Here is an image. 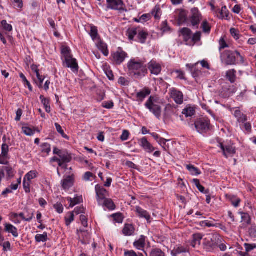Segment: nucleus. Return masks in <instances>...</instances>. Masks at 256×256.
<instances>
[{"instance_id":"10","label":"nucleus","mask_w":256,"mask_h":256,"mask_svg":"<svg viewBox=\"0 0 256 256\" xmlns=\"http://www.w3.org/2000/svg\"><path fill=\"white\" fill-rule=\"evenodd\" d=\"M148 68L152 74L158 75L162 71L160 64L154 60H151L148 64Z\"/></svg>"},{"instance_id":"31","label":"nucleus","mask_w":256,"mask_h":256,"mask_svg":"<svg viewBox=\"0 0 256 256\" xmlns=\"http://www.w3.org/2000/svg\"><path fill=\"white\" fill-rule=\"evenodd\" d=\"M35 240L38 242H46L48 240L47 232H44L43 234H36L35 236Z\"/></svg>"},{"instance_id":"28","label":"nucleus","mask_w":256,"mask_h":256,"mask_svg":"<svg viewBox=\"0 0 256 256\" xmlns=\"http://www.w3.org/2000/svg\"><path fill=\"white\" fill-rule=\"evenodd\" d=\"M59 158L60 160L62 162L68 163L70 162L72 157L70 154L66 152L63 150L60 154Z\"/></svg>"},{"instance_id":"57","label":"nucleus","mask_w":256,"mask_h":256,"mask_svg":"<svg viewBox=\"0 0 256 256\" xmlns=\"http://www.w3.org/2000/svg\"><path fill=\"white\" fill-rule=\"evenodd\" d=\"M201 32H197L192 36V40L194 43L200 40L201 38Z\"/></svg>"},{"instance_id":"20","label":"nucleus","mask_w":256,"mask_h":256,"mask_svg":"<svg viewBox=\"0 0 256 256\" xmlns=\"http://www.w3.org/2000/svg\"><path fill=\"white\" fill-rule=\"evenodd\" d=\"M234 115L236 118L238 122H239L244 123L247 120L246 116L242 114L239 110H234Z\"/></svg>"},{"instance_id":"39","label":"nucleus","mask_w":256,"mask_h":256,"mask_svg":"<svg viewBox=\"0 0 256 256\" xmlns=\"http://www.w3.org/2000/svg\"><path fill=\"white\" fill-rule=\"evenodd\" d=\"M187 169L194 175H198L200 174V170L194 166L188 164L186 166Z\"/></svg>"},{"instance_id":"36","label":"nucleus","mask_w":256,"mask_h":256,"mask_svg":"<svg viewBox=\"0 0 256 256\" xmlns=\"http://www.w3.org/2000/svg\"><path fill=\"white\" fill-rule=\"evenodd\" d=\"M38 173L36 170H31L24 176V179L31 182V180L38 176Z\"/></svg>"},{"instance_id":"42","label":"nucleus","mask_w":256,"mask_h":256,"mask_svg":"<svg viewBox=\"0 0 256 256\" xmlns=\"http://www.w3.org/2000/svg\"><path fill=\"white\" fill-rule=\"evenodd\" d=\"M170 140H166L164 138H160V140L158 141V144L161 146H162V148H164V150L166 151H167L168 149V144H166V142H169Z\"/></svg>"},{"instance_id":"34","label":"nucleus","mask_w":256,"mask_h":256,"mask_svg":"<svg viewBox=\"0 0 256 256\" xmlns=\"http://www.w3.org/2000/svg\"><path fill=\"white\" fill-rule=\"evenodd\" d=\"M62 54L64 60L72 57L70 54V50L67 46H64L62 48Z\"/></svg>"},{"instance_id":"32","label":"nucleus","mask_w":256,"mask_h":256,"mask_svg":"<svg viewBox=\"0 0 256 256\" xmlns=\"http://www.w3.org/2000/svg\"><path fill=\"white\" fill-rule=\"evenodd\" d=\"M236 71L234 70H230L226 72V78L230 80L232 83L234 82L236 80Z\"/></svg>"},{"instance_id":"11","label":"nucleus","mask_w":256,"mask_h":256,"mask_svg":"<svg viewBox=\"0 0 256 256\" xmlns=\"http://www.w3.org/2000/svg\"><path fill=\"white\" fill-rule=\"evenodd\" d=\"M64 64L66 67L70 68L74 72H77L78 70V66L75 58L70 57L64 60Z\"/></svg>"},{"instance_id":"14","label":"nucleus","mask_w":256,"mask_h":256,"mask_svg":"<svg viewBox=\"0 0 256 256\" xmlns=\"http://www.w3.org/2000/svg\"><path fill=\"white\" fill-rule=\"evenodd\" d=\"M74 183V178L72 176H69L64 178L62 182V186L64 190H68Z\"/></svg>"},{"instance_id":"2","label":"nucleus","mask_w":256,"mask_h":256,"mask_svg":"<svg viewBox=\"0 0 256 256\" xmlns=\"http://www.w3.org/2000/svg\"><path fill=\"white\" fill-rule=\"evenodd\" d=\"M162 101L156 96H150L145 103V106L158 118L161 116Z\"/></svg>"},{"instance_id":"9","label":"nucleus","mask_w":256,"mask_h":256,"mask_svg":"<svg viewBox=\"0 0 256 256\" xmlns=\"http://www.w3.org/2000/svg\"><path fill=\"white\" fill-rule=\"evenodd\" d=\"M219 146L222 150L224 156L226 158L232 156L236 152L235 148L232 145H224L222 143H220Z\"/></svg>"},{"instance_id":"38","label":"nucleus","mask_w":256,"mask_h":256,"mask_svg":"<svg viewBox=\"0 0 256 256\" xmlns=\"http://www.w3.org/2000/svg\"><path fill=\"white\" fill-rule=\"evenodd\" d=\"M41 152L48 154L51 151L50 145L48 143H43L40 146Z\"/></svg>"},{"instance_id":"46","label":"nucleus","mask_w":256,"mask_h":256,"mask_svg":"<svg viewBox=\"0 0 256 256\" xmlns=\"http://www.w3.org/2000/svg\"><path fill=\"white\" fill-rule=\"evenodd\" d=\"M22 132L26 136H32L34 134V132L30 128L24 126L22 128Z\"/></svg>"},{"instance_id":"13","label":"nucleus","mask_w":256,"mask_h":256,"mask_svg":"<svg viewBox=\"0 0 256 256\" xmlns=\"http://www.w3.org/2000/svg\"><path fill=\"white\" fill-rule=\"evenodd\" d=\"M139 144L148 152L151 153L155 150L145 137L139 140Z\"/></svg>"},{"instance_id":"5","label":"nucleus","mask_w":256,"mask_h":256,"mask_svg":"<svg viewBox=\"0 0 256 256\" xmlns=\"http://www.w3.org/2000/svg\"><path fill=\"white\" fill-rule=\"evenodd\" d=\"M106 8L120 12L126 11V6L122 0H106Z\"/></svg>"},{"instance_id":"56","label":"nucleus","mask_w":256,"mask_h":256,"mask_svg":"<svg viewBox=\"0 0 256 256\" xmlns=\"http://www.w3.org/2000/svg\"><path fill=\"white\" fill-rule=\"evenodd\" d=\"M230 32L232 37L235 39L238 40L239 38V32L236 29L234 28H231L230 30Z\"/></svg>"},{"instance_id":"24","label":"nucleus","mask_w":256,"mask_h":256,"mask_svg":"<svg viewBox=\"0 0 256 256\" xmlns=\"http://www.w3.org/2000/svg\"><path fill=\"white\" fill-rule=\"evenodd\" d=\"M139 28V27H132L127 30L126 34L130 40H132L134 37L138 34Z\"/></svg>"},{"instance_id":"50","label":"nucleus","mask_w":256,"mask_h":256,"mask_svg":"<svg viewBox=\"0 0 256 256\" xmlns=\"http://www.w3.org/2000/svg\"><path fill=\"white\" fill-rule=\"evenodd\" d=\"M186 12L185 10H181L179 12L178 18L180 22H184L186 20Z\"/></svg>"},{"instance_id":"58","label":"nucleus","mask_w":256,"mask_h":256,"mask_svg":"<svg viewBox=\"0 0 256 256\" xmlns=\"http://www.w3.org/2000/svg\"><path fill=\"white\" fill-rule=\"evenodd\" d=\"M161 30L164 32H168L170 30V28L168 26L166 21H164L162 22Z\"/></svg>"},{"instance_id":"22","label":"nucleus","mask_w":256,"mask_h":256,"mask_svg":"<svg viewBox=\"0 0 256 256\" xmlns=\"http://www.w3.org/2000/svg\"><path fill=\"white\" fill-rule=\"evenodd\" d=\"M202 238V236L200 234H193L192 240L191 242L192 246L194 248L200 246Z\"/></svg>"},{"instance_id":"63","label":"nucleus","mask_w":256,"mask_h":256,"mask_svg":"<svg viewBox=\"0 0 256 256\" xmlns=\"http://www.w3.org/2000/svg\"><path fill=\"white\" fill-rule=\"evenodd\" d=\"M8 156L3 155L1 154L0 155V164H8Z\"/></svg>"},{"instance_id":"1","label":"nucleus","mask_w":256,"mask_h":256,"mask_svg":"<svg viewBox=\"0 0 256 256\" xmlns=\"http://www.w3.org/2000/svg\"><path fill=\"white\" fill-rule=\"evenodd\" d=\"M129 74L134 78L141 79L148 72L146 61L144 59L132 58L127 64Z\"/></svg>"},{"instance_id":"45","label":"nucleus","mask_w":256,"mask_h":256,"mask_svg":"<svg viewBox=\"0 0 256 256\" xmlns=\"http://www.w3.org/2000/svg\"><path fill=\"white\" fill-rule=\"evenodd\" d=\"M90 35L94 40H95L97 38L98 36V30L96 26H91Z\"/></svg>"},{"instance_id":"43","label":"nucleus","mask_w":256,"mask_h":256,"mask_svg":"<svg viewBox=\"0 0 256 256\" xmlns=\"http://www.w3.org/2000/svg\"><path fill=\"white\" fill-rule=\"evenodd\" d=\"M31 182L24 179L23 182V186L26 193H30V186Z\"/></svg>"},{"instance_id":"62","label":"nucleus","mask_w":256,"mask_h":256,"mask_svg":"<svg viewBox=\"0 0 256 256\" xmlns=\"http://www.w3.org/2000/svg\"><path fill=\"white\" fill-rule=\"evenodd\" d=\"M54 208L56 210L59 214H61L63 212L64 208L62 204L60 203H56L54 205Z\"/></svg>"},{"instance_id":"33","label":"nucleus","mask_w":256,"mask_h":256,"mask_svg":"<svg viewBox=\"0 0 256 256\" xmlns=\"http://www.w3.org/2000/svg\"><path fill=\"white\" fill-rule=\"evenodd\" d=\"M201 28L204 32L209 34L210 32L211 26L208 21L205 20L202 21L201 25Z\"/></svg>"},{"instance_id":"47","label":"nucleus","mask_w":256,"mask_h":256,"mask_svg":"<svg viewBox=\"0 0 256 256\" xmlns=\"http://www.w3.org/2000/svg\"><path fill=\"white\" fill-rule=\"evenodd\" d=\"M240 214L242 216V221L247 224H250V218L249 214L244 212H240Z\"/></svg>"},{"instance_id":"48","label":"nucleus","mask_w":256,"mask_h":256,"mask_svg":"<svg viewBox=\"0 0 256 256\" xmlns=\"http://www.w3.org/2000/svg\"><path fill=\"white\" fill-rule=\"evenodd\" d=\"M150 256H164V254L160 250L156 248L152 250Z\"/></svg>"},{"instance_id":"61","label":"nucleus","mask_w":256,"mask_h":256,"mask_svg":"<svg viewBox=\"0 0 256 256\" xmlns=\"http://www.w3.org/2000/svg\"><path fill=\"white\" fill-rule=\"evenodd\" d=\"M25 221L30 222L33 218L34 213L32 212L27 210L26 214H25Z\"/></svg>"},{"instance_id":"35","label":"nucleus","mask_w":256,"mask_h":256,"mask_svg":"<svg viewBox=\"0 0 256 256\" xmlns=\"http://www.w3.org/2000/svg\"><path fill=\"white\" fill-rule=\"evenodd\" d=\"M40 100H41L42 104H44V106L45 108L46 111L48 113L50 112V102H49L48 100L45 98L43 96H40Z\"/></svg>"},{"instance_id":"29","label":"nucleus","mask_w":256,"mask_h":256,"mask_svg":"<svg viewBox=\"0 0 256 256\" xmlns=\"http://www.w3.org/2000/svg\"><path fill=\"white\" fill-rule=\"evenodd\" d=\"M100 205L105 206L110 210H113L115 208L114 204L112 201V200L110 199H105L104 200L102 201V204Z\"/></svg>"},{"instance_id":"15","label":"nucleus","mask_w":256,"mask_h":256,"mask_svg":"<svg viewBox=\"0 0 256 256\" xmlns=\"http://www.w3.org/2000/svg\"><path fill=\"white\" fill-rule=\"evenodd\" d=\"M136 212L138 216L140 218H145L148 222H150V215L146 210L142 209L138 206H137L136 207Z\"/></svg>"},{"instance_id":"49","label":"nucleus","mask_w":256,"mask_h":256,"mask_svg":"<svg viewBox=\"0 0 256 256\" xmlns=\"http://www.w3.org/2000/svg\"><path fill=\"white\" fill-rule=\"evenodd\" d=\"M124 256H143L142 254H137L132 250H124Z\"/></svg>"},{"instance_id":"60","label":"nucleus","mask_w":256,"mask_h":256,"mask_svg":"<svg viewBox=\"0 0 256 256\" xmlns=\"http://www.w3.org/2000/svg\"><path fill=\"white\" fill-rule=\"evenodd\" d=\"M250 236L252 238L256 237V226H252L248 230Z\"/></svg>"},{"instance_id":"16","label":"nucleus","mask_w":256,"mask_h":256,"mask_svg":"<svg viewBox=\"0 0 256 256\" xmlns=\"http://www.w3.org/2000/svg\"><path fill=\"white\" fill-rule=\"evenodd\" d=\"M150 94V90L148 88H144L136 94V100L142 102L144 99Z\"/></svg>"},{"instance_id":"7","label":"nucleus","mask_w":256,"mask_h":256,"mask_svg":"<svg viewBox=\"0 0 256 256\" xmlns=\"http://www.w3.org/2000/svg\"><path fill=\"white\" fill-rule=\"evenodd\" d=\"M112 60L116 64H120L128 57V54L121 48L114 52L112 54Z\"/></svg>"},{"instance_id":"37","label":"nucleus","mask_w":256,"mask_h":256,"mask_svg":"<svg viewBox=\"0 0 256 256\" xmlns=\"http://www.w3.org/2000/svg\"><path fill=\"white\" fill-rule=\"evenodd\" d=\"M195 113V110L194 108L188 107L185 108L182 112V114L186 117L192 116Z\"/></svg>"},{"instance_id":"21","label":"nucleus","mask_w":256,"mask_h":256,"mask_svg":"<svg viewBox=\"0 0 256 256\" xmlns=\"http://www.w3.org/2000/svg\"><path fill=\"white\" fill-rule=\"evenodd\" d=\"M5 226V230L8 232L11 233L12 236L16 238L18 236V232L17 228L14 226L13 225L10 224H4Z\"/></svg>"},{"instance_id":"41","label":"nucleus","mask_w":256,"mask_h":256,"mask_svg":"<svg viewBox=\"0 0 256 256\" xmlns=\"http://www.w3.org/2000/svg\"><path fill=\"white\" fill-rule=\"evenodd\" d=\"M198 64V63L196 64H186V66L189 68L190 71L192 74V76L194 78L197 77L198 76L199 74H200V72L197 70L196 72H194V66H196Z\"/></svg>"},{"instance_id":"55","label":"nucleus","mask_w":256,"mask_h":256,"mask_svg":"<svg viewBox=\"0 0 256 256\" xmlns=\"http://www.w3.org/2000/svg\"><path fill=\"white\" fill-rule=\"evenodd\" d=\"M180 32L182 33L183 36H188L192 35V32L188 28H184L180 30Z\"/></svg>"},{"instance_id":"30","label":"nucleus","mask_w":256,"mask_h":256,"mask_svg":"<svg viewBox=\"0 0 256 256\" xmlns=\"http://www.w3.org/2000/svg\"><path fill=\"white\" fill-rule=\"evenodd\" d=\"M227 198L234 207L237 208L239 206L240 203L241 202L240 198L231 195L228 196Z\"/></svg>"},{"instance_id":"8","label":"nucleus","mask_w":256,"mask_h":256,"mask_svg":"<svg viewBox=\"0 0 256 256\" xmlns=\"http://www.w3.org/2000/svg\"><path fill=\"white\" fill-rule=\"evenodd\" d=\"M96 194V200L98 204H102V201L106 199L108 196V192L103 187L96 185L95 188Z\"/></svg>"},{"instance_id":"51","label":"nucleus","mask_w":256,"mask_h":256,"mask_svg":"<svg viewBox=\"0 0 256 256\" xmlns=\"http://www.w3.org/2000/svg\"><path fill=\"white\" fill-rule=\"evenodd\" d=\"M219 50L221 51L222 49L228 47V45L224 40V38H221L219 40Z\"/></svg>"},{"instance_id":"23","label":"nucleus","mask_w":256,"mask_h":256,"mask_svg":"<svg viewBox=\"0 0 256 256\" xmlns=\"http://www.w3.org/2000/svg\"><path fill=\"white\" fill-rule=\"evenodd\" d=\"M220 13V14L218 15V17L220 19H226V20L230 19V12L226 6H224L222 8Z\"/></svg>"},{"instance_id":"4","label":"nucleus","mask_w":256,"mask_h":256,"mask_svg":"<svg viewBox=\"0 0 256 256\" xmlns=\"http://www.w3.org/2000/svg\"><path fill=\"white\" fill-rule=\"evenodd\" d=\"M190 25L198 28L200 22L202 20V16L198 8H192L190 10V14L188 18Z\"/></svg>"},{"instance_id":"17","label":"nucleus","mask_w":256,"mask_h":256,"mask_svg":"<svg viewBox=\"0 0 256 256\" xmlns=\"http://www.w3.org/2000/svg\"><path fill=\"white\" fill-rule=\"evenodd\" d=\"M150 14H151V16H154L155 20H160L162 14V6L160 5H156Z\"/></svg>"},{"instance_id":"25","label":"nucleus","mask_w":256,"mask_h":256,"mask_svg":"<svg viewBox=\"0 0 256 256\" xmlns=\"http://www.w3.org/2000/svg\"><path fill=\"white\" fill-rule=\"evenodd\" d=\"M68 201L70 203V207L72 208L77 204H80L82 201V196H76L74 198H68Z\"/></svg>"},{"instance_id":"6","label":"nucleus","mask_w":256,"mask_h":256,"mask_svg":"<svg viewBox=\"0 0 256 256\" xmlns=\"http://www.w3.org/2000/svg\"><path fill=\"white\" fill-rule=\"evenodd\" d=\"M197 131L200 133L206 132L210 129V121L205 118H200L194 124Z\"/></svg>"},{"instance_id":"52","label":"nucleus","mask_w":256,"mask_h":256,"mask_svg":"<svg viewBox=\"0 0 256 256\" xmlns=\"http://www.w3.org/2000/svg\"><path fill=\"white\" fill-rule=\"evenodd\" d=\"M55 126L58 132L60 133L63 138H68V136L64 134L62 126L56 123Z\"/></svg>"},{"instance_id":"40","label":"nucleus","mask_w":256,"mask_h":256,"mask_svg":"<svg viewBox=\"0 0 256 256\" xmlns=\"http://www.w3.org/2000/svg\"><path fill=\"white\" fill-rule=\"evenodd\" d=\"M74 220V214L72 212H68L65 217L66 224L68 226Z\"/></svg>"},{"instance_id":"44","label":"nucleus","mask_w":256,"mask_h":256,"mask_svg":"<svg viewBox=\"0 0 256 256\" xmlns=\"http://www.w3.org/2000/svg\"><path fill=\"white\" fill-rule=\"evenodd\" d=\"M1 24L3 28L7 32H11L12 30V26L8 24L6 20H2L1 22Z\"/></svg>"},{"instance_id":"18","label":"nucleus","mask_w":256,"mask_h":256,"mask_svg":"<svg viewBox=\"0 0 256 256\" xmlns=\"http://www.w3.org/2000/svg\"><path fill=\"white\" fill-rule=\"evenodd\" d=\"M146 237L141 236L140 238L134 243V246L139 250H142L146 245Z\"/></svg>"},{"instance_id":"64","label":"nucleus","mask_w":256,"mask_h":256,"mask_svg":"<svg viewBox=\"0 0 256 256\" xmlns=\"http://www.w3.org/2000/svg\"><path fill=\"white\" fill-rule=\"evenodd\" d=\"M102 106L104 108L110 109L113 108L114 103L112 101L104 102L102 103Z\"/></svg>"},{"instance_id":"12","label":"nucleus","mask_w":256,"mask_h":256,"mask_svg":"<svg viewBox=\"0 0 256 256\" xmlns=\"http://www.w3.org/2000/svg\"><path fill=\"white\" fill-rule=\"evenodd\" d=\"M172 98L178 104H182L183 102L184 96L182 92L174 88L170 90Z\"/></svg>"},{"instance_id":"53","label":"nucleus","mask_w":256,"mask_h":256,"mask_svg":"<svg viewBox=\"0 0 256 256\" xmlns=\"http://www.w3.org/2000/svg\"><path fill=\"white\" fill-rule=\"evenodd\" d=\"M114 220L118 223L120 224L123 222V218L120 214H116L112 215Z\"/></svg>"},{"instance_id":"27","label":"nucleus","mask_w":256,"mask_h":256,"mask_svg":"<svg viewBox=\"0 0 256 256\" xmlns=\"http://www.w3.org/2000/svg\"><path fill=\"white\" fill-rule=\"evenodd\" d=\"M138 34L140 42L142 44L144 43L148 35L146 32L140 28Z\"/></svg>"},{"instance_id":"54","label":"nucleus","mask_w":256,"mask_h":256,"mask_svg":"<svg viewBox=\"0 0 256 256\" xmlns=\"http://www.w3.org/2000/svg\"><path fill=\"white\" fill-rule=\"evenodd\" d=\"M151 18L150 14H144L140 17L139 20L141 21V22H144L149 20Z\"/></svg>"},{"instance_id":"26","label":"nucleus","mask_w":256,"mask_h":256,"mask_svg":"<svg viewBox=\"0 0 256 256\" xmlns=\"http://www.w3.org/2000/svg\"><path fill=\"white\" fill-rule=\"evenodd\" d=\"M96 46L102 52V54L105 56H108V50L107 45L105 43L100 41L96 44Z\"/></svg>"},{"instance_id":"3","label":"nucleus","mask_w":256,"mask_h":256,"mask_svg":"<svg viewBox=\"0 0 256 256\" xmlns=\"http://www.w3.org/2000/svg\"><path fill=\"white\" fill-rule=\"evenodd\" d=\"M236 54H239L238 51L226 50L220 54V60L226 65H234L236 64Z\"/></svg>"},{"instance_id":"19","label":"nucleus","mask_w":256,"mask_h":256,"mask_svg":"<svg viewBox=\"0 0 256 256\" xmlns=\"http://www.w3.org/2000/svg\"><path fill=\"white\" fill-rule=\"evenodd\" d=\"M135 231L134 226L131 224H126L122 230V233L126 236H132Z\"/></svg>"},{"instance_id":"59","label":"nucleus","mask_w":256,"mask_h":256,"mask_svg":"<svg viewBox=\"0 0 256 256\" xmlns=\"http://www.w3.org/2000/svg\"><path fill=\"white\" fill-rule=\"evenodd\" d=\"M9 151V148L8 144H3L2 146V154L3 155L8 156V152Z\"/></svg>"}]
</instances>
